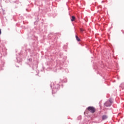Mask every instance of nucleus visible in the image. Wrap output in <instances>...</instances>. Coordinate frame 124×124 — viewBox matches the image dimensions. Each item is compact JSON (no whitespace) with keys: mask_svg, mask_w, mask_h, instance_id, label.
I'll list each match as a JSON object with an SVG mask.
<instances>
[{"mask_svg":"<svg viewBox=\"0 0 124 124\" xmlns=\"http://www.w3.org/2000/svg\"><path fill=\"white\" fill-rule=\"evenodd\" d=\"M80 31H84V30L82 29H80Z\"/></svg>","mask_w":124,"mask_h":124,"instance_id":"6","label":"nucleus"},{"mask_svg":"<svg viewBox=\"0 0 124 124\" xmlns=\"http://www.w3.org/2000/svg\"><path fill=\"white\" fill-rule=\"evenodd\" d=\"M112 104V101L111 100H109V101H107L105 103V105L106 106V107H110Z\"/></svg>","mask_w":124,"mask_h":124,"instance_id":"2","label":"nucleus"},{"mask_svg":"<svg viewBox=\"0 0 124 124\" xmlns=\"http://www.w3.org/2000/svg\"><path fill=\"white\" fill-rule=\"evenodd\" d=\"M75 19H76V18H75V16H72V17L71 18V21L72 22H73L74 21H75Z\"/></svg>","mask_w":124,"mask_h":124,"instance_id":"4","label":"nucleus"},{"mask_svg":"<svg viewBox=\"0 0 124 124\" xmlns=\"http://www.w3.org/2000/svg\"><path fill=\"white\" fill-rule=\"evenodd\" d=\"M0 34H1V29H0Z\"/></svg>","mask_w":124,"mask_h":124,"instance_id":"7","label":"nucleus"},{"mask_svg":"<svg viewBox=\"0 0 124 124\" xmlns=\"http://www.w3.org/2000/svg\"><path fill=\"white\" fill-rule=\"evenodd\" d=\"M87 110L91 113H94V112H95V108L93 107H89L87 108Z\"/></svg>","mask_w":124,"mask_h":124,"instance_id":"1","label":"nucleus"},{"mask_svg":"<svg viewBox=\"0 0 124 124\" xmlns=\"http://www.w3.org/2000/svg\"><path fill=\"white\" fill-rule=\"evenodd\" d=\"M108 116H107V115H103L102 120L103 121H104V120H107V119H108Z\"/></svg>","mask_w":124,"mask_h":124,"instance_id":"3","label":"nucleus"},{"mask_svg":"<svg viewBox=\"0 0 124 124\" xmlns=\"http://www.w3.org/2000/svg\"><path fill=\"white\" fill-rule=\"evenodd\" d=\"M76 39H77V40L78 41H80V38H79V37H78V36H77V35H76Z\"/></svg>","mask_w":124,"mask_h":124,"instance_id":"5","label":"nucleus"}]
</instances>
